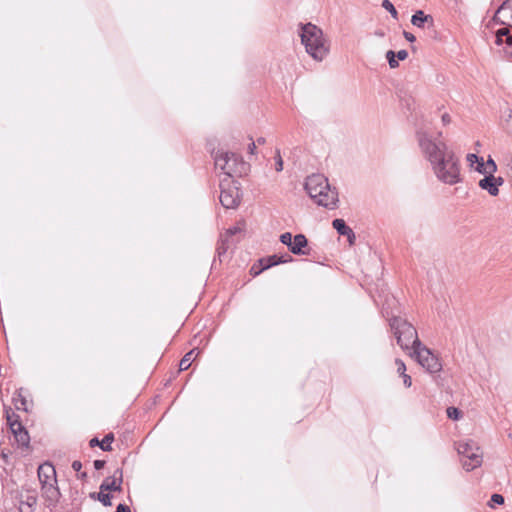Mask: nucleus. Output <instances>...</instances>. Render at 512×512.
<instances>
[{
  "label": "nucleus",
  "mask_w": 512,
  "mask_h": 512,
  "mask_svg": "<svg viewBox=\"0 0 512 512\" xmlns=\"http://www.w3.org/2000/svg\"><path fill=\"white\" fill-rule=\"evenodd\" d=\"M418 143L429 160L436 177L449 185L461 181L459 160L442 141H434L428 133L420 129L417 131Z\"/></svg>",
  "instance_id": "f257e3e1"
},
{
  "label": "nucleus",
  "mask_w": 512,
  "mask_h": 512,
  "mask_svg": "<svg viewBox=\"0 0 512 512\" xmlns=\"http://www.w3.org/2000/svg\"><path fill=\"white\" fill-rule=\"evenodd\" d=\"M299 36L306 52L316 61H322L329 53V43L323 31L312 23L299 24Z\"/></svg>",
  "instance_id": "f03ea898"
},
{
  "label": "nucleus",
  "mask_w": 512,
  "mask_h": 512,
  "mask_svg": "<svg viewBox=\"0 0 512 512\" xmlns=\"http://www.w3.org/2000/svg\"><path fill=\"white\" fill-rule=\"evenodd\" d=\"M305 190L320 206L333 208L338 202V193L329 185L328 179L323 174H312L306 178Z\"/></svg>",
  "instance_id": "7ed1b4c3"
},
{
  "label": "nucleus",
  "mask_w": 512,
  "mask_h": 512,
  "mask_svg": "<svg viewBox=\"0 0 512 512\" xmlns=\"http://www.w3.org/2000/svg\"><path fill=\"white\" fill-rule=\"evenodd\" d=\"M213 157L215 168L228 178L241 177L249 171V164L234 152L217 150Z\"/></svg>",
  "instance_id": "20e7f679"
},
{
  "label": "nucleus",
  "mask_w": 512,
  "mask_h": 512,
  "mask_svg": "<svg viewBox=\"0 0 512 512\" xmlns=\"http://www.w3.org/2000/svg\"><path fill=\"white\" fill-rule=\"evenodd\" d=\"M390 326L397 339V344L403 350L412 349L414 351L415 348L422 344L418 338L417 330L407 320L401 317H392L390 319Z\"/></svg>",
  "instance_id": "39448f33"
},
{
  "label": "nucleus",
  "mask_w": 512,
  "mask_h": 512,
  "mask_svg": "<svg viewBox=\"0 0 512 512\" xmlns=\"http://www.w3.org/2000/svg\"><path fill=\"white\" fill-rule=\"evenodd\" d=\"M459 455L463 457L462 465L467 471H471L482 464L483 453L473 440L459 441L456 443Z\"/></svg>",
  "instance_id": "423d86ee"
},
{
  "label": "nucleus",
  "mask_w": 512,
  "mask_h": 512,
  "mask_svg": "<svg viewBox=\"0 0 512 512\" xmlns=\"http://www.w3.org/2000/svg\"><path fill=\"white\" fill-rule=\"evenodd\" d=\"M410 355L430 374L439 373L442 370L439 358L422 344L411 351Z\"/></svg>",
  "instance_id": "0eeeda50"
},
{
  "label": "nucleus",
  "mask_w": 512,
  "mask_h": 512,
  "mask_svg": "<svg viewBox=\"0 0 512 512\" xmlns=\"http://www.w3.org/2000/svg\"><path fill=\"white\" fill-rule=\"evenodd\" d=\"M220 203L224 208L232 209L240 202V192L236 185H230L228 178L220 182Z\"/></svg>",
  "instance_id": "6e6552de"
},
{
  "label": "nucleus",
  "mask_w": 512,
  "mask_h": 512,
  "mask_svg": "<svg viewBox=\"0 0 512 512\" xmlns=\"http://www.w3.org/2000/svg\"><path fill=\"white\" fill-rule=\"evenodd\" d=\"M244 234V229L241 226H232L220 233L216 251L218 256L224 255L229 247L239 241L241 235Z\"/></svg>",
  "instance_id": "1a4fd4ad"
},
{
  "label": "nucleus",
  "mask_w": 512,
  "mask_h": 512,
  "mask_svg": "<svg viewBox=\"0 0 512 512\" xmlns=\"http://www.w3.org/2000/svg\"><path fill=\"white\" fill-rule=\"evenodd\" d=\"M15 499L18 502L19 512H33L37 503V496L33 490L17 491Z\"/></svg>",
  "instance_id": "9d476101"
},
{
  "label": "nucleus",
  "mask_w": 512,
  "mask_h": 512,
  "mask_svg": "<svg viewBox=\"0 0 512 512\" xmlns=\"http://www.w3.org/2000/svg\"><path fill=\"white\" fill-rule=\"evenodd\" d=\"M8 425L18 445L27 448L30 443V436L20 420L11 421V417L8 416Z\"/></svg>",
  "instance_id": "9b49d317"
},
{
  "label": "nucleus",
  "mask_w": 512,
  "mask_h": 512,
  "mask_svg": "<svg viewBox=\"0 0 512 512\" xmlns=\"http://www.w3.org/2000/svg\"><path fill=\"white\" fill-rule=\"evenodd\" d=\"M42 496L47 502V507H55L60 498V491L57 482H51L42 485Z\"/></svg>",
  "instance_id": "f8f14e48"
},
{
  "label": "nucleus",
  "mask_w": 512,
  "mask_h": 512,
  "mask_svg": "<svg viewBox=\"0 0 512 512\" xmlns=\"http://www.w3.org/2000/svg\"><path fill=\"white\" fill-rule=\"evenodd\" d=\"M289 261H292V257L288 254L281 256L274 254L266 258H261L259 259V264L261 265V268H259L258 272H255V275H259L262 271L271 268L275 265L287 263Z\"/></svg>",
  "instance_id": "ddd939ff"
},
{
  "label": "nucleus",
  "mask_w": 512,
  "mask_h": 512,
  "mask_svg": "<svg viewBox=\"0 0 512 512\" xmlns=\"http://www.w3.org/2000/svg\"><path fill=\"white\" fill-rule=\"evenodd\" d=\"M123 481V473L121 469H117L112 477L106 478L100 485L101 491H121Z\"/></svg>",
  "instance_id": "4468645a"
},
{
  "label": "nucleus",
  "mask_w": 512,
  "mask_h": 512,
  "mask_svg": "<svg viewBox=\"0 0 512 512\" xmlns=\"http://www.w3.org/2000/svg\"><path fill=\"white\" fill-rule=\"evenodd\" d=\"M38 478L41 483L47 484L51 482H57L56 471L52 464L44 463L38 467Z\"/></svg>",
  "instance_id": "2eb2a0df"
},
{
  "label": "nucleus",
  "mask_w": 512,
  "mask_h": 512,
  "mask_svg": "<svg viewBox=\"0 0 512 512\" xmlns=\"http://www.w3.org/2000/svg\"><path fill=\"white\" fill-rule=\"evenodd\" d=\"M503 179L501 177L495 178L493 175L485 176L480 180L479 186L487 190L490 195L496 196L499 192L498 186L502 185Z\"/></svg>",
  "instance_id": "dca6fc26"
},
{
  "label": "nucleus",
  "mask_w": 512,
  "mask_h": 512,
  "mask_svg": "<svg viewBox=\"0 0 512 512\" xmlns=\"http://www.w3.org/2000/svg\"><path fill=\"white\" fill-rule=\"evenodd\" d=\"M308 245L307 238L303 234H297L294 236L292 245L289 250L295 255H306L307 252L304 250Z\"/></svg>",
  "instance_id": "f3484780"
},
{
  "label": "nucleus",
  "mask_w": 512,
  "mask_h": 512,
  "mask_svg": "<svg viewBox=\"0 0 512 512\" xmlns=\"http://www.w3.org/2000/svg\"><path fill=\"white\" fill-rule=\"evenodd\" d=\"M114 441L113 433H108L104 436L102 440H99L97 437L92 438L89 441L90 447H100L103 451H112V442Z\"/></svg>",
  "instance_id": "a211bd4d"
},
{
  "label": "nucleus",
  "mask_w": 512,
  "mask_h": 512,
  "mask_svg": "<svg viewBox=\"0 0 512 512\" xmlns=\"http://www.w3.org/2000/svg\"><path fill=\"white\" fill-rule=\"evenodd\" d=\"M433 25V18L431 15H426L422 10L416 11L411 17L412 25L423 28L425 23Z\"/></svg>",
  "instance_id": "6ab92c4d"
},
{
  "label": "nucleus",
  "mask_w": 512,
  "mask_h": 512,
  "mask_svg": "<svg viewBox=\"0 0 512 512\" xmlns=\"http://www.w3.org/2000/svg\"><path fill=\"white\" fill-rule=\"evenodd\" d=\"M477 170L481 173L493 175V173L497 170V166L493 159L489 158L486 163L483 162V158H481V162L477 167Z\"/></svg>",
  "instance_id": "aec40b11"
},
{
  "label": "nucleus",
  "mask_w": 512,
  "mask_h": 512,
  "mask_svg": "<svg viewBox=\"0 0 512 512\" xmlns=\"http://www.w3.org/2000/svg\"><path fill=\"white\" fill-rule=\"evenodd\" d=\"M339 235L347 236L349 245H353L355 241V234L351 229V226H333Z\"/></svg>",
  "instance_id": "412c9836"
},
{
  "label": "nucleus",
  "mask_w": 512,
  "mask_h": 512,
  "mask_svg": "<svg viewBox=\"0 0 512 512\" xmlns=\"http://www.w3.org/2000/svg\"><path fill=\"white\" fill-rule=\"evenodd\" d=\"M194 349L189 351L188 353H186L184 355V357L181 359L180 363H179V369L180 371H185L187 370L190 366H191V363L193 361V354H194Z\"/></svg>",
  "instance_id": "4be33fe9"
},
{
  "label": "nucleus",
  "mask_w": 512,
  "mask_h": 512,
  "mask_svg": "<svg viewBox=\"0 0 512 512\" xmlns=\"http://www.w3.org/2000/svg\"><path fill=\"white\" fill-rule=\"evenodd\" d=\"M14 406L17 410H27L26 407V399L22 396L21 393H18L17 396H14L13 398Z\"/></svg>",
  "instance_id": "5701e85b"
},
{
  "label": "nucleus",
  "mask_w": 512,
  "mask_h": 512,
  "mask_svg": "<svg viewBox=\"0 0 512 512\" xmlns=\"http://www.w3.org/2000/svg\"><path fill=\"white\" fill-rule=\"evenodd\" d=\"M446 412H447L448 418H450L452 420H459L463 416L462 411L456 407H448Z\"/></svg>",
  "instance_id": "b1692460"
},
{
  "label": "nucleus",
  "mask_w": 512,
  "mask_h": 512,
  "mask_svg": "<svg viewBox=\"0 0 512 512\" xmlns=\"http://www.w3.org/2000/svg\"><path fill=\"white\" fill-rule=\"evenodd\" d=\"M382 7L387 10L391 16L394 18V19H397L398 18V12L397 10L395 9L394 5L392 4L391 1L389 0H383L382 2Z\"/></svg>",
  "instance_id": "393cba45"
},
{
  "label": "nucleus",
  "mask_w": 512,
  "mask_h": 512,
  "mask_svg": "<svg viewBox=\"0 0 512 512\" xmlns=\"http://www.w3.org/2000/svg\"><path fill=\"white\" fill-rule=\"evenodd\" d=\"M510 32L507 28H501L496 32V44L501 45L504 43V39L509 35Z\"/></svg>",
  "instance_id": "a878e982"
},
{
  "label": "nucleus",
  "mask_w": 512,
  "mask_h": 512,
  "mask_svg": "<svg viewBox=\"0 0 512 512\" xmlns=\"http://www.w3.org/2000/svg\"><path fill=\"white\" fill-rule=\"evenodd\" d=\"M97 499L104 505V506H111V495L108 493H104V491H101L97 494Z\"/></svg>",
  "instance_id": "bb28decb"
},
{
  "label": "nucleus",
  "mask_w": 512,
  "mask_h": 512,
  "mask_svg": "<svg viewBox=\"0 0 512 512\" xmlns=\"http://www.w3.org/2000/svg\"><path fill=\"white\" fill-rule=\"evenodd\" d=\"M293 236L291 233L289 232H286V233H283L281 236H280V241L281 243H283L284 245H286L288 247V249L290 248V246L292 245V241H293Z\"/></svg>",
  "instance_id": "cd10ccee"
},
{
  "label": "nucleus",
  "mask_w": 512,
  "mask_h": 512,
  "mask_svg": "<svg viewBox=\"0 0 512 512\" xmlns=\"http://www.w3.org/2000/svg\"><path fill=\"white\" fill-rule=\"evenodd\" d=\"M504 503V497L501 494H493L491 496V507H494V504L501 505Z\"/></svg>",
  "instance_id": "c85d7f7f"
},
{
  "label": "nucleus",
  "mask_w": 512,
  "mask_h": 512,
  "mask_svg": "<svg viewBox=\"0 0 512 512\" xmlns=\"http://www.w3.org/2000/svg\"><path fill=\"white\" fill-rule=\"evenodd\" d=\"M395 364L397 366V372L401 375H404L406 374V366H405V363L401 360V359H396L395 360Z\"/></svg>",
  "instance_id": "c756f323"
},
{
  "label": "nucleus",
  "mask_w": 512,
  "mask_h": 512,
  "mask_svg": "<svg viewBox=\"0 0 512 512\" xmlns=\"http://www.w3.org/2000/svg\"><path fill=\"white\" fill-rule=\"evenodd\" d=\"M275 160H276V167H275L276 171L277 172L282 171L283 170V160H282L279 150H277V152H276Z\"/></svg>",
  "instance_id": "7c9ffc66"
},
{
  "label": "nucleus",
  "mask_w": 512,
  "mask_h": 512,
  "mask_svg": "<svg viewBox=\"0 0 512 512\" xmlns=\"http://www.w3.org/2000/svg\"><path fill=\"white\" fill-rule=\"evenodd\" d=\"M467 161L473 165L474 163H480L481 162V158H479L476 154H468L467 155Z\"/></svg>",
  "instance_id": "2f4dec72"
},
{
  "label": "nucleus",
  "mask_w": 512,
  "mask_h": 512,
  "mask_svg": "<svg viewBox=\"0 0 512 512\" xmlns=\"http://www.w3.org/2000/svg\"><path fill=\"white\" fill-rule=\"evenodd\" d=\"M105 464H106V462H105L104 460H95V461L93 462L94 468H95L96 470H101V469H103V468H104V466H105Z\"/></svg>",
  "instance_id": "473e14b6"
},
{
  "label": "nucleus",
  "mask_w": 512,
  "mask_h": 512,
  "mask_svg": "<svg viewBox=\"0 0 512 512\" xmlns=\"http://www.w3.org/2000/svg\"><path fill=\"white\" fill-rule=\"evenodd\" d=\"M398 60H405L408 57V52L406 50H399L396 54Z\"/></svg>",
  "instance_id": "72a5a7b5"
},
{
  "label": "nucleus",
  "mask_w": 512,
  "mask_h": 512,
  "mask_svg": "<svg viewBox=\"0 0 512 512\" xmlns=\"http://www.w3.org/2000/svg\"><path fill=\"white\" fill-rule=\"evenodd\" d=\"M8 416L11 417V421H14L16 419L19 420V416L11 411V408L6 409V419L8 420Z\"/></svg>",
  "instance_id": "f704fd0d"
},
{
  "label": "nucleus",
  "mask_w": 512,
  "mask_h": 512,
  "mask_svg": "<svg viewBox=\"0 0 512 512\" xmlns=\"http://www.w3.org/2000/svg\"><path fill=\"white\" fill-rule=\"evenodd\" d=\"M403 36H404V38H405L407 41H409V42H411V43H413V42L416 40V37H415L412 33L407 32V31H404V32H403Z\"/></svg>",
  "instance_id": "c9c22d12"
},
{
  "label": "nucleus",
  "mask_w": 512,
  "mask_h": 512,
  "mask_svg": "<svg viewBox=\"0 0 512 512\" xmlns=\"http://www.w3.org/2000/svg\"><path fill=\"white\" fill-rule=\"evenodd\" d=\"M403 377V383L405 387H410L412 385L411 377L408 374L401 375Z\"/></svg>",
  "instance_id": "e433bc0d"
},
{
  "label": "nucleus",
  "mask_w": 512,
  "mask_h": 512,
  "mask_svg": "<svg viewBox=\"0 0 512 512\" xmlns=\"http://www.w3.org/2000/svg\"><path fill=\"white\" fill-rule=\"evenodd\" d=\"M115 512H131V510H130V508L127 505L119 504L116 507V511Z\"/></svg>",
  "instance_id": "4c0bfd02"
},
{
  "label": "nucleus",
  "mask_w": 512,
  "mask_h": 512,
  "mask_svg": "<svg viewBox=\"0 0 512 512\" xmlns=\"http://www.w3.org/2000/svg\"><path fill=\"white\" fill-rule=\"evenodd\" d=\"M72 468L73 470H75L76 472H80L81 468H82V463L79 461V460H75L73 461L72 463Z\"/></svg>",
  "instance_id": "58836bf2"
},
{
  "label": "nucleus",
  "mask_w": 512,
  "mask_h": 512,
  "mask_svg": "<svg viewBox=\"0 0 512 512\" xmlns=\"http://www.w3.org/2000/svg\"><path fill=\"white\" fill-rule=\"evenodd\" d=\"M441 120L444 125H447L451 122V117L448 113H444L441 117Z\"/></svg>",
  "instance_id": "ea45409f"
},
{
  "label": "nucleus",
  "mask_w": 512,
  "mask_h": 512,
  "mask_svg": "<svg viewBox=\"0 0 512 512\" xmlns=\"http://www.w3.org/2000/svg\"><path fill=\"white\" fill-rule=\"evenodd\" d=\"M388 63H389L390 68H392V69L397 68L399 66V63L395 58L389 59Z\"/></svg>",
  "instance_id": "a19ab883"
},
{
  "label": "nucleus",
  "mask_w": 512,
  "mask_h": 512,
  "mask_svg": "<svg viewBox=\"0 0 512 512\" xmlns=\"http://www.w3.org/2000/svg\"><path fill=\"white\" fill-rule=\"evenodd\" d=\"M255 150H256V145H255V142L252 141L248 146V151L250 154H254Z\"/></svg>",
  "instance_id": "79ce46f5"
},
{
  "label": "nucleus",
  "mask_w": 512,
  "mask_h": 512,
  "mask_svg": "<svg viewBox=\"0 0 512 512\" xmlns=\"http://www.w3.org/2000/svg\"><path fill=\"white\" fill-rule=\"evenodd\" d=\"M395 57H396V54H395L394 51H392V50L387 51L386 58H387L388 61H389V59H393Z\"/></svg>",
  "instance_id": "37998d69"
},
{
  "label": "nucleus",
  "mask_w": 512,
  "mask_h": 512,
  "mask_svg": "<svg viewBox=\"0 0 512 512\" xmlns=\"http://www.w3.org/2000/svg\"><path fill=\"white\" fill-rule=\"evenodd\" d=\"M504 42H505L508 46H512V35H511V34L507 35V37L504 39Z\"/></svg>",
  "instance_id": "c03bdc74"
},
{
  "label": "nucleus",
  "mask_w": 512,
  "mask_h": 512,
  "mask_svg": "<svg viewBox=\"0 0 512 512\" xmlns=\"http://www.w3.org/2000/svg\"><path fill=\"white\" fill-rule=\"evenodd\" d=\"M331 224H338V225H341V224H346L345 221L341 218H336L332 221Z\"/></svg>",
  "instance_id": "a18cd8bd"
},
{
  "label": "nucleus",
  "mask_w": 512,
  "mask_h": 512,
  "mask_svg": "<svg viewBox=\"0 0 512 512\" xmlns=\"http://www.w3.org/2000/svg\"><path fill=\"white\" fill-rule=\"evenodd\" d=\"M80 479H85L87 477V473L86 472H81L78 476Z\"/></svg>",
  "instance_id": "49530a36"
},
{
  "label": "nucleus",
  "mask_w": 512,
  "mask_h": 512,
  "mask_svg": "<svg viewBox=\"0 0 512 512\" xmlns=\"http://www.w3.org/2000/svg\"><path fill=\"white\" fill-rule=\"evenodd\" d=\"M258 270H259V269H256V267H255V266H253V267L251 268V271H250V272H251L254 276H256V275H255V272H258Z\"/></svg>",
  "instance_id": "de8ad7c7"
},
{
  "label": "nucleus",
  "mask_w": 512,
  "mask_h": 512,
  "mask_svg": "<svg viewBox=\"0 0 512 512\" xmlns=\"http://www.w3.org/2000/svg\"><path fill=\"white\" fill-rule=\"evenodd\" d=\"M257 142H258L259 144H264V143H265V139H264V138H262V137H260V138H258V139H257Z\"/></svg>",
  "instance_id": "09e8293b"
},
{
  "label": "nucleus",
  "mask_w": 512,
  "mask_h": 512,
  "mask_svg": "<svg viewBox=\"0 0 512 512\" xmlns=\"http://www.w3.org/2000/svg\"><path fill=\"white\" fill-rule=\"evenodd\" d=\"M509 118L512 119V110L510 111Z\"/></svg>",
  "instance_id": "8fccbe9b"
}]
</instances>
